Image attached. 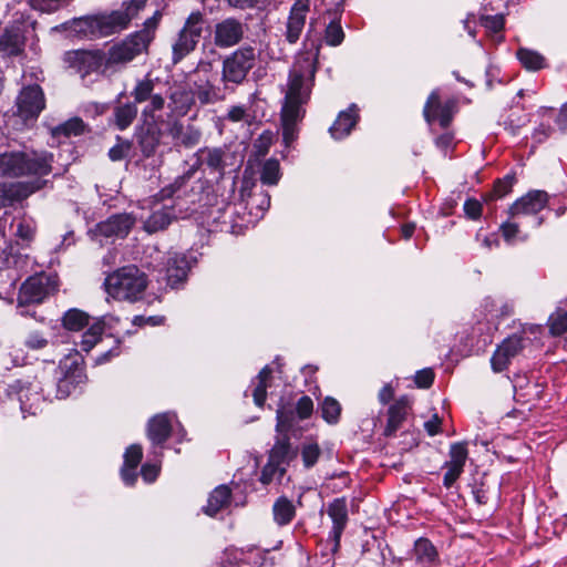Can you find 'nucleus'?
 Masks as SVG:
<instances>
[{
  "label": "nucleus",
  "mask_w": 567,
  "mask_h": 567,
  "mask_svg": "<svg viewBox=\"0 0 567 567\" xmlns=\"http://www.w3.org/2000/svg\"><path fill=\"white\" fill-rule=\"evenodd\" d=\"M163 12L156 10L152 17L146 19L143 28L126 37L122 42L112 45L106 56V68L123 65L133 61L137 55L147 52L150 44L156 35L161 24Z\"/></svg>",
  "instance_id": "f03ea898"
},
{
  "label": "nucleus",
  "mask_w": 567,
  "mask_h": 567,
  "mask_svg": "<svg viewBox=\"0 0 567 567\" xmlns=\"http://www.w3.org/2000/svg\"><path fill=\"white\" fill-rule=\"evenodd\" d=\"M146 2L147 0L124 1L121 9L110 13L117 32L128 27L130 22L145 8Z\"/></svg>",
  "instance_id": "bb28decb"
},
{
  "label": "nucleus",
  "mask_w": 567,
  "mask_h": 567,
  "mask_svg": "<svg viewBox=\"0 0 567 567\" xmlns=\"http://www.w3.org/2000/svg\"><path fill=\"white\" fill-rule=\"evenodd\" d=\"M63 327L71 331H80L89 324V315L76 308L68 310L62 318Z\"/></svg>",
  "instance_id": "37998d69"
},
{
  "label": "nucleus",
  "mask_w": 567,
  "mask_h": 567,
  "mask_svg": "<svg viewBox=\"0 0 567 567\" xmlns=\"http://www.w3.org/2000/svg\"><path fill=\"white\" fill-rule=\"evenodd\" d=\"M196 161L187 171L177 176L174 182L161 189L159 196L162 199L172 198L177 195L182 188L193 178L197 169L205 165L212 172L223 173L225 169V152L219 147H203L195 153Z\"/></svg>",
  "instance_id": "39448f33"
},
{
  "label": "nucleus",
  "mask_w": 567,
  "mask_h": 567,
  "mask_svg": "<svg viewBox=\"0 0 567 567\" xmlns=\"http://www.w3.org/2000/svg\"><path fill=\"white\" fill-rule=\"evenodd\" d=\"M310 0H296L290 8L286 23L285 38L290 44L297 43L305 29Z\"/></svg>",
  "instance_id": "f3484780"
},
{
  "label": "nucleus",
  "mask_w": 567,
  "mask_h": 567,
  "mask_svg": "<svg viewBox=\"0 0 567 567\" xmlns=\"http://www.w3.org/2000/svg\"><path fill=\"white\" fill-rule=\"evenodd\" d=\"M443 468L446 470L443 476V485L446 488H451L464 472V468L455 464H447L446 462L444 463Z\"/></svg>",
  "instance_id": "e2e57ef3"
},
{
  "label": "nucleus",
  "mask_w": 567,
  "mask_h": 567,
  "mask_svg": "<svg viewBox=\"0 0 567 567\" xmlns=\"http://www.w3.org/2000/svg\"><path fill=\"white\" fill-rule=\"evenodd\" d=\"M0 208L21 202L33 193V186L25 183L0 184Z\"/></svg>",
  "instance_id": "c85d7f7f"
},
{
  "label": "nucleus",
  "mask_w": 567,
  "mask_h": 567,
  "mask_svg": "<svg viewBox=\"0 0 567 567\" xmlns=\"http://www.w3.org/2000/svg\"><path fill=\"white\" fill-rule=\"evenodd\" d=\"M527 330L524 328L520 333H514L506 339L496 348L492 359V369L495 372H502L507 369L511 360L518 355L522 350L526 347L529 341L525 337Z\"/></svg>",
  "instance_id": "9d476101"
},
{
  "label": "nucleus",
  "mask_w": 567,
  "mask_h": 567,
  "mask_svg": "<svg viewBox=\"0 0 567 567\" xmlns=\"http://www.w3.org/2000/svg\"><path fill=\"white\" fill-rule=\"evenodd\" d=\"M256 49L251 45H241L223 59L220 82L235 92L243 85L257 61Z\"/></svg>",
  "instance_id": "20e7f679"
},
{
  "label": "nucleus",
  "mask_w": 567,
  "mask_h": 567,
  "mask_svg": "<svg viewBox=\"0 0 567 567\" xmlns=\"http://www.w3.org/2000/svg\"><path fill=\"white\" fill-rule=\"evenodd\" d=\"M111 14L89 16L86 39H97L116 33Z\"/></svg>",
  "instance_id": "7c9ffc66"
},
{
  "label": "nucleus",
  "mask_w": 567,
  "mask_h": 567,
  "mask_svg": "<svg viewBox=\"0 0 567 567\" xmlns=\"http://www.w3.org/2000/svg\"><path fill=\"white\" fill-rule=\"evenodd\" d=\"M480 23L485 28L488 34L494 37L496 41L503 40V35L501 34L505 23L503 14L481 16Z\"/></svg>",
  "instance_id": "a18cd8bd"
},
{
  "label": "nucleus",
  "mask_w": 567,
  "mask_h": 567,
  "mask_svg": "<svg viewBox=\"0 0 567 567\" xmlns=\"http://www.w3.org/2000/svg\"><path fill=\"white\" fill-rule=\"evenodd\" d=\"M143 456L142 446L138 444L130 445L124 453V465L137 467Z\"/></svg>",
  "instance_id": "0e129e2a"
},
{
  "label": "nucleus",
  "mask_w": 567,
  "mask_h": 567,
  "mask_svg": "<svg viewBox=\"0 0 567 567\" xmlns=\"http://www.w3.org/2000/svg\"><path fill=\"white\" fill-rule=\"evenodd\" d=\"M548 327L550 333L555 337L565 333L567 331V310L559 306L548 318Z\"/></svg>",
  "instance_id": "8fccbe9b"
},
{
  "label": "nucleus",
  "mask_w": 567,
  "mask_h": 567,
  "mask_svg": "<svg viewBox=\"0 0 567 567\" xmlns=\"http://www.w3.org/2000/svg\"><path fill=\"white\" fill-rule=\"evenodd\" d=\"M495 306L494 300L491 298L485 300V308L491 312L496 311V316L499 318H507L514 313V305L512 302L504 301L498 309H494Z\"/></svg>",
  "instance_id": "69168bd1"
},
{
  "label": "nucleus",
  "mask_w": 567,
  "mask_h": 567,
  "mask_svg": "<svg viewBox=\"0 0 567 567\" xmlns=\"http://www.w3.org/2000/svg\"><path fill=\"white\" fill-rule=\"evenodd\" d=\"M137 115V106L135 103L127 102L123 104H118L113 110V124L117 130L124 131L136 118Z\"/></svg>",
  "instance_id": "e433bc0d"
},
{
  "label": "nucleus",
  "mask_w": 567,
  "mask_h": 567,
  "mask_svg": "<svg viewBox=\"0 0 567 567\" xmlns=\"http://www.w3.org/2000/svg\"><path fill=\"white\" fill-rule=\"evenodd\" d=\"M272 517L276 525L284 527L296 517V506L287 496H279L272 505Z\"/></svg>",
  "instance_id": "473e14b6"
},
{
  "label": "nucleus",
  "mask_w": 567,
  "mask_h": 567,
  "mask_svg": "<svg viewBox=\"0 0 567 567\" xmlns=\"http://www.w3.org/2000/svg\"><path fill=\"white\" fill-rule=\"evenodd\" d=\"M176 218L173 205H155L151 215L144 221V229L150 233H157L167 228Z\"/></svg>",
  "instance_id": "393cba45"
},
{
  "label": "nucleus",
  "mask_w": 567,
  "mask_h": 567,
  "mask_svg": "<svg viewBox=\"0 0 567 567\" xmlns=\"http://www.w3.org/2000/svg\"><path fill=\"white\" fill-rule=\"evenodd\" d=\"M90 127L84 121L79 117L74 116L72 118H69L64 123L55 126L52 128V136L53 137H72V136H81L86 133H90Z\"/></svg>",
  "instance_id": "c9c22d12"
},
{
  "label": "nucleus",
  "mask_w": 567,
  "mask_h": 567,
  "mask_svg": "<svg viewBox=\"0 0 567 567\" xmlns=\"http://www.w3.org/2000/svg\"><path fill=\"white\" fill-rule=\"evenodd\" d=\"M327 513L332 520V528L329 532L328 540L332 543L331 551L334 554L340 548L341 536L349 520L347 498L340 497L333 499L328 505Z\"/></svg>",
  "instance_id": "ddd939ff"
},
{
  "label": "nucleus",
  "mask_w": 567,
  "mask_h": 567,
  "mask_svg": "<svg viewBox=\"0 0 567 567\" xmlns=\"http://www.w3.org/2000/svg\"><path fill=\"white\" fill-rule=\"evenodd\" d=\"M84 360L76 352L75 354H69L60 361L58 369L60 374L71 375L75 383H85L86 374L83 368Z\"/></svg>",
  "instance_id": "72a5a7b5"
},
{
  "label": "nucleus",
  "mask_w": 567,
  "mask_h": 567,
  "mask_svg": "<svg viewBox=\"0 0 567 567\" xmlns=\"http://www.w3.org/2000/svg\"><path fill=\"white\" fill-rule=\"evenodd\" d=\"M89 27V17L74 18L71 21H66L53 30L68 31L70 34H74L80 39H86V30Z\"/></svg>",
  "instance_id": "09e8293b"
},
{
  "label": "nucleus",
  "mask_w": 567,
  "mask_h": 567,
  "mask_svg": "<svg viewBox=\"0 0 567 567\" xmlns=\"http://www.w3.org/2000/svg\"><path fill=\"white\" fill-rule=\"evenodd\" d=\"M167 133L177 147L192 148L196 146L202 137V132L194 125H184L178 118L168 123Z\"/></svg>",
  "instance_id": "aec40b11"
},
{
  "label": "nucleus",
  "mask_w": 567,
  "mask_h": 567,
  "mask_svg": "<svg viewBox=\"0 0 567 567\" xmlns=\"http://www.w3.org/2000/svg\"><path fill=\"white\" fill-rule=\"evenodd\" d=\"M231 491L227 485L217 486L208 496L207 505L203 507V512L214 517L221 509L230 504Z\"/></svg>",
  "instance_id": "2f4dec72"
},
{
  "label": "nucleus",
  "mask_w": 567,
  "mask_h": 567,
  "mask_svg": "<svg viewBox=\"0 0 567 567\" xmlns=\"http://www.w3.org/2000/svg\"><path fill=\"white\" fill-rule=\"evenodd\" d=\"M131 148L132 142L117 137V143L109 151V157L113 162L122 161L128 155Z\"/></svg>",
  "instance_id": "052dcab7"
},
{
  "label": "nucleus",
  "mask_w": 567,
  "mask_h": 567,
  "mask_svg": "<svg viewBox=\"0 0 567 567\" xmlns=\"http://www.w3.org/2000/svg\"><path fill=\"white\" fill-rule=\"evenodd\" d=\"M280 179V165L275 158L267 159L260 172V181L265 185H277Z\"/></svg>",
  "instance_id": "de8ad7c7"
},
{
  "label": "nucleus",
  "mask_w": 567,
  "mask_h": 567,
  "mask_svg": "<svg viewBox=\"0 0 567 567\" xmlns=\"http://www.w3.org/2000/svg\"><path fill=\"white\" fill-rule=\"evenodd\" d=\"M24 123L33 122L35 116V89L31 85L23 87L17 97V112Z\"/></svg>",
  "instance_id": "c756f323"
},
{
  "label": "nucleus",
  "mask_w": 567,
  "mask_h": 567,
  "mask_svg": "<svg viewBox=\"0 0 567 567\" xmlns=\"http://www.w3.org/2000/svg\"><path fill=\"white\" fill-rule=\"evenodd\" d=\"M359 107L352 103L347 110L341 111L333 124L329 128V133L334 140H342L350 135L359 122Z\"/></svg>",
  "instance_id": "5701e85b"
},
{
  "label": "nucleus",
  "mask_w": 567,
  "mask_h": 567,
  "mask_svg": "<svg viewBox=\"0 0 567 567\" xmlns=\"http://www.w3.org/2000/svg\"><path fill=\"white\" fill-rule=\"evenodd\" d=\"M450 460L446 461L447 464H455L464 468L468 451L465 442H456L451 444L449 451Z\"/></svg>",
  "instance_id": "5fc2aeb1"
},
{
  "label": "nucleus",
  "mask_w": 567,
  "mask_h": 567,
  "mask_svg": "<svg viewBox=\"0 0 567 567\" xmlns=\"http://www.w3.org/2000/svg\"><path fill=\"white\" fill-rule=\"evenodd\" d=\"M413 556L416 565L421 567H435L440 564V555L433 543L424 537L415 540Z\"/></svg>",
  "instance_id": "cd10ccee"
},
{
  "label": "nucleus",
  "mask_w": 567,
  "mask_h": 567,
  "mask_svg": "<svg viewBox=\"0 0 567 567\" xmlns=\"http://www.w3.org/2000/svg\"><path fill=\"white\" fill-rule=\"evenodd\" d=\"M205 16L199 10L190 12L172 44V61L179 63L197 48L203 35Z\"/></svg>",
  "instance_id": "423d86ee"
},
{
  "label": "nucleus",
  "mask_w": 567,
  "mask_h": 567,
  "mask_svg": "<svg viewBox=\"0 0 567 567\" xmlns=\"http://www.w3.org/2000/svg\"><path fill=\"white\" fill-rule=\"evenodd\" d=\"M344 40V32L340 21L332 20L324 30V42L330 47H338Z\"/></svg>",
  "instance_id": "603ef678"
},
{
  "label": "nucleus",
  "mask_w": 567,
  "mask_h": 567,
  "mask_svg": "<svg viewBox=\"0 0 567 567\" xmlns=\"http://www.w3.org/2000/svg\"><path fill=\"white\" fill-rule=\"evenodd\" d=\"M155 84L152 79L144 78L143 80H138L131 92V95L134 99L135 105L140 103L147 102L151 97H153L156 93H154Z\"/></svg>",
  "instance_id": "c03bdc74"
},
{
  "label": "nucleus",
  "mask_w": 567,
  "mask_h": 567,
  "mask_svg": "<svg viewBox=\"0 0 567 567\" xmlns=\"http://www.w3.org/2000/svg\"><path fill=\"white\" fill-rule=\"evenodd\" d=\"M247 205L250 209L257 208L258 212L264 215L270 207V195L268 192H260L259 194H252L249 196Z\"/></svg>",
  "instance_id": "bf43d9fd"
},
{
  "label": "nucleus",
  "mask_w": 567,
  "mask_h": 567,
  "mask_svg": "<svg viewBox=\"0 0 567 567\" xmlns=\"http://www.w3.org/2000/svg\"><path fill=\"white\" fill-rule=\"evenodd\" d=\"M286 474V467L278 465L274 462L268 461L267 464L264 466L260 475V482L264 485H268L274 481L281 482L282 477Z\"/></svg>",
  "instance_id": "3c124183"
},
{
  "label": "nucleus",
  "mask_w": 567,
  "mask_h": 567,
  "mask_svg": "<svg viewBox=\"0 0 567 567\" xmlns=\"http://www.w3.org/2000/svg\"><path fill=\"white\" fill-rule=\"evenodd\" d=\"M247 24L240 19L228 17L214 27V44L219 49H229L239 44L247 32Z\"/></svg>",
  "instance_id": "1a4fd4ad"
},
{
  "label": "nucleus",
  "mask_w": 567,
  "mask_h": 567,
  "mask_svg": "<svg viewBox=\"0 0 567 567\" xmlns=\"http://www.w3.org/2000/svg\"><path fill=\"white\" fill-rule=\"evenodd\" d=\"M529 122V117L527 114L523 112H512L507 118L504 121V127L512 135L519 134L522 127H524Z\"/></svg>",
  "instance_id": "6e6d98bb"
},
{
  "label": "nucleus",
  "mask_w": 567,
  "mask_h": 567,
  "mask_svg": "<svg viewBox=\"0 0 567 567\" xmlns=\"http://www.w3.org/2000/svg\"><path fill=\"white\" fill-rule=\"evenodd\" d=\"M35 302V279L29 277L21 286L18 295V308L21 315L34 316L33 306Z\"/></svg>",
  "instance_id": "f704fd0d"
},
{
  "label": "nucleus",
  "mask_w": 567,
  "mask_h": 567,
  "mask_svg": "<svg viewBox=\"0 0 567 567\" xmlns=\"http://www.w3.org/2000/svg\"><path fill=\"white\" fill-rule=\"evenodd\" d=\"M134 223L135 218L131 214H115L110 216L107 219L96 224L92 233L94 236H101L105 238H124L128 235L130 230L134 226Z\"/></svg>",
  "instance_id": "dca6fc26"
},
{
  "label": "nucleus",
  "mask_w": 567,
  "mask_h": 567,
  "mask_svg": "<svg viewBox=\"0 0 567 567\" xmlns=\"http://www.w3.org/2000/svg\"><path fill=\"white\" fill-rule=\"evenodd\" d=\"M272 373V370L269 365L264 367L258 375L257 384L254 386L252 390V398L254 402L257 406L261 408L265 404L266 398H267V388H268V380Z\"/></svg>",
  "instance_id": "79ce46f5"
},
{
  "label": "nucleus",
  "mask_w": 567,
  "mask_h": 567,
  "mask_svg": "<svg viewBox=\"0 0 567 567\" xmlns=\"http://www.w3.org/2000/svg\"><path fill=\"white\" fill-rule=\"evenodd\" d=\"M515 177L513 175H506L502 179H497L493 187V196L496 198H502L512 192V187L514 185Z\"/></svg>",
  "instance_id": "680f3d73"
},
{
  "label": "nucleus",
  "mask_w": 567,
  "mask_h": 567,
  "mask_svg": "<svg viewBox=\"0 0 567 567\" xmlns=\"http://www.w3.org/2000/svg\"><path fill=\"white\" fill-rule=\"evenodd\" d=\"M134 137L144 157L155 154L162 137L157 121L142 122L135 127Z\"/></svg>",
  "instance_id": "a211bd4d"
},
{
  "label": "nucleus",
  "mask_w": 567,
  "mask_h": 567,
  "mask_svg": "<svg viewBox=\"0 0 567 567\" xmlns=\"http://www.w3.org/2000/svg\"><path fill=\"white\" fill-rule=\"evenodd\" d=\"M165 105V99L161 94H155L153 97L148 100V103L142 110V121L151 122L157 121L155 117V113L162 111Z\"/></svg>",
  "instance_id": "864d4df0"
},
{
  "label": "nucleus",
  "mask_w": 567,
  "mask_h": 567,
  "mask_svg": "<svg viewBox=\"0 0 567 567\" xmlns=\"http://www.w3.org/2000/svg\"><path fill=\"white\" fill-rule=\"evenodd\" d=\"M82 383H75L73 380V377L71 375H63L60 374L58 378V382L55 384L56 390L54 398L56 399H65L69 396L73 390H75L76 386L81 385Z\"/></svg>",
  "instance_id": "13d9d810"
},
{
  "label": "nucleus",
  "mask_w": 567,
  "mask_h": 567,
  "mask_svg": "<svg viewBox=\"0 0 567 567\" xmlns=\"http://www.w3.org/2000/svg\"><path fill=\"white\" fill-rule=\"evenodd\" d=\"M64 62L84 78L91 73L105 71L106 56L102 51L74 50L64 53Z\"/></svg>",
  "instance_id": "0eeeda50"
},
{
  "label": "nucleus",
  "mask_w": 567,
  "mask_h": 567,
  "mask_svg": "<svg viewBox=\"0 0 567 567\" xmlns=\"http://www.w3.org/2000/svg\"><path fill=\"white\" fill-rule=\"evenodd\" d=\"M463 208L466 217L470 219L477 220L482 216L483 205L475 198H467Z\"/></svg>",
  "instance_id": "338daca9"
},
{
  "label": "nucleus",
  "mask_w": 567,
  "mask_h": 567,
  "mask_svg": "<svg viewBox=\"0 0 567 567\" xmlns=\"http://www.w3.org/2000/svg\"><path fill=\"white\" fill-rule=\"evenodd\" d=\"M33 163L24 153L12 152L0 155V177L16 178L30 174Z\"/></svg>",
  "instance_id": "6ab92c4d"
},
{
  "label": "nucleus",
  "mask_w": 567,
  "mask_h": 567,
  "mask_svg": "<svg viewBox=\"0 0 567 567\" xmlns=\"http://www.w3.org/2000/svg\"><path fill=\"white\" fill-rule=\"evenodd\" d=\"M25 38L20 27L7 28L0 37V55L17 56L24 50Z\"/></svg>",
  "instance_id": "b1692460"
},
{
  "label": "nucleus",
  "mask_w": 567,
  "mask_h": 567,
  "mask_svg": "<svg viewBox=\"0 0 567 567\" xmlns=\"http://www.w3.org/2000/svg\"><path fill=\"white\" fill-rule=\"evenodd\" d=\"M103 332L104 321L97 320L89 327V329L81 336L80 342H75V344H79L81 350L87 353L101 340Z\"/></svg>",
  "instance_id": "ea45409f"
},
{
  "label": "nucleus",
  "mask_w": 567,
  "mask_h": 567,
  "mask_svg": "<svg viewBox=\"0 0 567 567\" xmlns=\"http://www.w3.org/2000/svg\"><path fill=\"white\" fill-rule=\"evenodd\" d=\"M193 94H195V99L202 105L215 104L217 102L224 101L227 95L233 94L234 92L226 86V83L216 82V79H199L194 81L193 84Z\"/></svg>",
  "instance_id": "4468645a"
},
{
  "label": "nucleus",
  "mask_w": 567,
  "mask_h": 567,
  "mask_svg": "<svg viewBox=\"0 0 567 567\" xmlns=\"http://www.w3.org/2000/svg\"><path fill=\"white\" fill-rule=\"evenodd\" d=\"M516 55L522 65L529 71H538L546 66L545 58L537 51L520 48Z\"/></svg>",
  "instance_id": "a19ab883"
},
{
  "label": "nucleus",
  "mask_w": 567,
  "mask_h": 567,
  "mask_svg": "<svg viewBox=\"0 0 567 567\" xmlns=\"http://www.w3.org/2000/svg\"><path fill=\"white\" fill-rule=\"evenodd\" d=\"M196 99L192 90L177 89L169 95L168 109L169 117L179 118L188 114L190 109L195 105Z\"/></svg>",
  "instance_id": "a878e982"
},
{
  "label": "nucleus",
  "mask_w": 567,
  "mask_h": 567,
  "mask_svg": "<svg viewBox=\"0 0 567 567\" xmlns=\"http://www.w3.org/2000/svg\"><path fill=\"white\" fill-rule=\"evenodd\" d=\"M59 277L55 272L38 271V303L59 290Z\"/></svg>",
  "instance_id": "4c0bfd02"
},
{
  "label": "nucleus",
  "mask_w": 567,
  "mask_h": 567,
  "mask_svg": "<svg viewBox=\"0 0 567 567\" xmlns=\"http://www.w3.org/2000/svg\"><path fill=\"white\" fill-rule=\"evenodd\" d=\"M147 277L136 266H125L110 274L104 281L110 296L131 302L141 299L147 287Z\"/></svg>",
  "instance_id": "7ed1b4c3"
},
{
  "label": "nucleus",
  "mask_w": 567,
  "mask_h": 567,
  "mask_svg": "<svg viewBox=\"0 0 567 567\" xmlns=\"http://www.w3.org/2000/svg\"><path fill=\"white\" fill-rule=\"evenodd\" d=\"M196 259L184 252H168L165 262V278L167 285L172 288H178L183 285Z\"/></svg>",
  "instance_id": "f8f14e48"
},
{
  "label": "nucleus",
  "mask_w": 567,
  "mask_h": 567,
  "mask_svg": "<svg viewBox=\"0 0 567 567\" xmlns=\"http://www.w3.org/2000/svg\"><path fill=\"white\" fill-rule=\"evenodd\" d=\"M315 55H300L289 72L288 90L281 107L282 141L286 147H290L298 138V124L305 117L302 107L310 97L317 72Z\"/></svg>",
  "instance_id": "f257e3e1"
},
{
  "label": "nucleus",
  "mask_w": 567,
  "mask_h": 567,
  "mask_svg": "<svg viewBox=\"0 0 567 567\" xmlns=\"http://www.w3.org/2000/svg\"><path fill=\"white\" fill-rule=\"evenodd\" d=\"M313 412V402L310 396L302 395L296 403L295 408L280 405L277 409L276 430L278 432H288L296 421L306 420L311 416Z\"/></svg>",
  "instance_id": "9b49d317"
},
{
  "label": "nucleus",
  "mask_w": 567,
  "mask_h": 567,
  "mask_svg": "<svg viewBox=\"0 0 567 567\" xmlns=\"http://www.w3.org/2000/svg\"><path fill=\"white\" fill-rule=\"evenodd\" d=\"M291 458V444L287 435L279 437L269 453L268 461L281 466H287Z\"/></svg>",
  "instance_id": "58836bf2"
},
{
  "label": "nucleus",
  "mask_w": 567,
  "mask_h": 567,
  "mask_svg": "<svg viewBox=\"0 0 567 567\" xmlns=\"http://www.w3.org/2000/svg\"><path fill=\"white\" fill-rule=\"evenodd\" d=\"M433 381L434 372L430 368L420 370L415 374V383L419 388L427 389L432 385Z\"/></svg>",
  "instance_id": "774afa93"
},
{
  "label": "nucleus",
  "mask_w": 567,
  "mask_h": 567,
  "mask_svg": "<svg viewBox=\"0 0 567 567\" xmlns=\"http://www.w3.org/2000/svg\"><path fill=\"white\" fill-rule=\"evenodd\" d=\"M456 112L457 100L451 97L442 102L437 90L431 92L423 109L425 121L429 124L437 121L442 128H447L450 126Z\"/></svg>",
  "instance_id": "6e6552de"
},
{
  "label": "nucleus",
  "mask_w": 567,
  "mask_h": 567,
  "mask_svg": "<svg viewBox=\"0 0 567 567\" xmlns=\"http://www.w3.org/2000/svg\"><path fill=\"white\" fill-rule=\"evenodd\" d=\"M548 202V195L544 190H532L525 196L517 199L509 207L511 217L520 215H536L538 214Z\"/></svg>",
  "instance_id": "412c9836"
},
{
  "label": "nucleus",
  "mask_w": 567,
  "mask_h": 567,
  "mask_svg": "<svg viewBox=\"0 0 567 567\" xmlns=\"http://www.w3.org/2000/svg\"><path fill=\"white\" fill-rule=\"evenodd\" d=\"M175 415L168 412L154 415L147 422L146 435L153 445V453L162 455L157 449H162L163 444L168 440L172 434V422Z\"/></svg>",
  "instance_id": "2eb2a0df"
},
{
  "label": "nucleus",
  "mask_w": 567,
  "mask_h": 567,
  "mask_svg": "<svg viewBox=\"0 0 567 567\" xmlns=\"http://www.w3.org/2000/svg\"><path fill=\"white\" fill-rule=\"evenodd\" d=\"M410 410L411 400L408 395H402L396 399L388 409V420L383 435L386 437L395 435L405 421Z\"/></svg>",
  "instance_id": "4be33fe9"
},
{
  "label": "nucleus",
  "mask_w": 567,
  "mask_h": 567,
  "mask_svg": "<svg viewBox=\"0 0 567 567\" xmlns=\"http://www.w3.org/2000/svg\"><path fill=\"white\" fill-rule=\"evenodd\" d=\"M321 450L316 442H307L301 446V458L306 468H311L318 462Z\"/></svg>",
  "instance_id": "4d7b16f0"
},
{
  "label": "nucleus",
  "mask_w": 567,
  "mask_h": 567,
  "mask_svg": "<svg viewBox=\"0 0 567 567\" xmlns=\"http://www.w3.org/2000/svg\"><path fill=\"white\" fill-rule=\"evenodd\" d=\"M321 416L329 424H337L341 414L340 403L331 398L327 396L320 405Z\"/></svg>",
  "instance_id": "49530a36"
}]
</instances>
